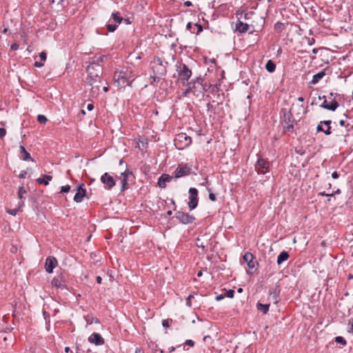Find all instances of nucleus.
<instances>
[{
  "label": "nucleus",
  "mask_w": 353,
  "mask_h": 353,
  "mask_svg": "<svg viewBox=\"0 0 353 353\" xmlns=\"http://www.w3.org/2000/svg\"><path fill=\"white\" fill-rule=\"evenodd\" d=\"M134 78L135 74L131 66L123 67L121 70L116 71L114 75V83L119 87L130 85Z\"/></svg>",
  "instance_id": "obj_1"
},
{
  "label": "nucleus",
  "mask_w": 353,
  "mask_h": 353,
  "mask_svg": "<svg viewBox=\"0 0 353 353\" xmlns=\"http://www.w3.org/2000/svg\"><path fill=\"white\" fill-rule=\"evenodd\" d=\"M87 72L88 74V80L90 85L97 82L100 75L102 73L101 65L98 63L92 62L87 67Z\"/></svg>",
  "instance_id": "obj_2"
},
{
  "label": "nucleus",
  "mask_w": 353,
  "mask_h": 353,
  "mask_svg": "<svg viewBox=\"0 0 353 353\" xmlns=\"http://www.w3.org/2000/svg\"><path fill=\"white\" fill-rule=\"evenodd\" d=\"M152 68L156 78H161L165 74V68L159 58H156L152 61Z\"/></svg>",
  "instance_id": "obj_3"
},
{
  "label": "nucleus",
  "mask_w": 353,
  "mask_h": 353,
  "mask_svg": "<svg viewBox=\"0 0 353 353\" xmlns=\"http://www.w3.org/2000/svg\"><path fill=\"white\" fill-rule=\"evenodd\" d=\"M191 142V138L184 133L179 134L174 139V144L179 149L188 146Z\"/></svg>",
  "instance_id": "obj_4"
},
{
  "label": "nucleus",
  "mask_w": 353,
  "mask_h": 353,
  "mask_svg": "<svg viewBox=\"0 0 353 353\" xmlns=\"http://www.w3.org/2000/svg\"><path fill=\"white\" fill-rule=\"evenodd\" d=\"M189 200L188 206L190 210H194L198 205V191L196 188L189 189Z\"/></svg>",
  "instance_id": "obj_5"
},
{
  "label": "nucleus",
  "mask_w": 353,
  "mask_h": 353,
  "mask_svg": "<svg viewBox=\"0 0 353 353\" xmlns=\"http://www.w3.org/2000/svg\"><path fill=\"white\" fill-rule=\"evenodd\" d=\"M270 163L263 159H259L255 164V170L258 174H265L269 172Z\"/></svg>",
  "instance_id": "obj_6"
},
{
  "label": "nucleus",
  "mask_w": 353,
  "mask_h": 353,
  "mask_svg": "<svg viewBox=\"0 0 353 353\" xmlns=\"http://www.w3.org/2000/svg\"><path fill=\"white\" fill-rule=\"evenodd\" d=\"M101 181L108 190H111L116 184V181L113 176L108 172L104 173L101 176Z\"/></svg>",
  "instance_id": "obj_7"
},
{
  "label": "nucleus",
  "mask_w": 353,
  "mask_h": 353,
  "mask_svg": "<svg viewBox=\"0 0 353 353\" xmlns=\"http://www.w3.org/2000/svg\"><path fill=\"white\" fill-rule=\"evenodd\" d=\"M191 168L186 164H180L174 171V177L181 178L188 176L190 173Z\"/></svg>",
  "instance_id": "obj_8"
},
{
  "label": "nucleus",
  "mask_w": 353,
  "mask_h": 353,
  "mask_svg": "<svg viewBox=\"0 0 353 353\" xmlns=\"http://www.w3.org/2000/svg\"><path fill=\"white\" fill-rule=\"evenodd\" d=\"M176 217L183 224H188L193 222L194 218L188 214L182 212H178L176 214Z\"/></svg>",
  "instance_id": "obj_9"
},
{
  "label": "nucleus",
  "mask_w": 353,
  "mask_h": 353,
  "mask_svg": "<svg viewBox=\"0 0 353 353\" xmlns=\"http://www.w3.org/2000/svg\"><path fill=\"white\" fill-rule=\"evenodd\" d=\"M57 265V261L54 256H49L46 260L45 268L47 272L52 273Z\"/></svg>",
  "instance_id": "obj_10"
},
{
  "label": "nucleus",
  "mask_w": 353,
  "mask_h": 353,
  "mask_svg": "<svg viewBox=\"0 0 353 353\" xmlns=\"http://www.w3.org/2000/svg\"><path fill=\"white\" fill-rule=\"evenodd\" d=\"M132 174V172L128 170H125L121 174V176L119 177L121 180V191H125V190L128 189V185L127 183L128 179L130 175Z\"/></svg>",
  "instance_id": "obj_11"
},
{
  "label": "nucleus",
  "mask_w": 353,
  "mask_h": 353,
  "mask_svg": "<svg viewBox=\"0 0 353 353\" xmlns=\"http://www.w3.org/2000/svg\"><path fill=\"white\" fill-rule=\"evenodd\" d=\"M88 341L95 345H101L104 344V339L98 333L92 334L88 338Z\"/></svg>",
  "instance_id": "obj_12"
},
{
  "label": "nucleus",
  "mask_w": 353,
  "mask_h": 353,
  "mask_svg": "<svg viewBox=\"0 0 353 353\" xmlns=\"http://www.w3.org/2000/svg\"><path fill=\"white\" fill-rule=\"evenodd\" d=\"M85 195V190L83 188V184L79 185L77 190V192L74 196V201L80 203L83 201Z\"/></svg>",
  "instance_id": "obj_13"
},
{
  "label": "nucleus",
  "mask_w": 353,
  "mask_h": 353,
  "mask_svg": "<svg viewBox=\"0 0 353 353\" xmlns=\"http://www.w3.org/2000/svg\"><path fill=\"white\" fill-rule=\"evenodd\" d=\"M192 75V72L185 64L182 65V68L179 72V76L183 81H188Z\"/></svg>",
  "instance_id": "obj_14"
},
{
  "label": "nucleus",
  "mask_w": 353,
  "mask_h": 353,
  "mask_svg": "<svg viewBox=\"0 0 353 353\" xmlns=\"http://www.w3.org/2000/svg\"><path fill=\"white\" fill-rule=\"evenodd\" d=\"M172 176L168 174H163L160 176L158 181V184L160 188H165L166 183L170 182L172 179Z\"/></svg>",
  "instance_id": "obj_15"
},
{
  "label": "nucleus",
  "mask_w": 353,
  "mask_h": 353,
  "mask_svg": "<svg viewBox=\"0 0 353 353\" xmlns=\"http://www.w3.org/2000/svg\"><path fill=\"white\" fill-rule=\"evenodd\" d=\"M253 256L250 252H246L243 256V260L248 263V266L250 269L254 268V262L252 261Z\"/></svg>",
  "instance_id": "obj_16"
},
{
  "label": "nucleus",
  "mask_w": 353,
  "mask_h": 353,
  "mask_svg": "<svg viewBox=\"0 0 353 353\" xmlns=\"http://www.w3.org/2000/svg\"><path fill=\"white\" fill-rule=\"evenodd\" d=\"M20 158L23 161L30 160L33 161V159L30 157V154L26 150L23 145L20 146Z\"/></svg>",
  "instance_id": "obj_17"
},
{
  "label": "nucleus",
  "mask_w": 353,
  "mask_h": 353,
  "mask_svg": "<svg viewBox=\"0 0 353 353\" xmlns=\"http://www.w3.org/2000/svg\"><path fill=\"white\" fill-rule=\"evenodd\" d=\"M325 73L324 71H321V72L313 75L312 79L310 83L312 85L316 84L319 81V80H321V79H323L325 77Z\"/></svg>",
  "instance_id": "obj_18"
},
{
  "label": "nucleus",
  "mask_w": 353,
  "mask_h": 353,
  "mask_svg": "<svg viewBox=\"0 0 353 353\" xmlns=\"http://www.w3.org/2000/svg\"><path fill=\"white\" fill-rule=\"evenodd\" d=\"M248 27L249 26L247 23L239 21L236 25V30L239 32H245L248 31Z\"/></svg>",
  "instance_id": "obj_19"
},
{
  "label": "nucleus",
  "mask_w": 353,
  "mask_h": 353,
  "mask_svg": "<svg viewBox=\"0 0 353 353\" xmlns=\"http://www.w3.org/2000/svg\"><path fill=\"white\" fill-rule=\"evenodd\" d=\"M288 258H289V254L285 251H283L282 252L280 253V254L277 257V261H276L277 264L281 265L283 262L288 260Z\"/></svg>",
  "instance_id": "obj_20"
},
{
  "label": "nucleus",
  "mask_w": 353,
  "mask_h": 353,
  "mask_svg": "<svg viewBox=\"0 0 353 353\" xmlns=\"http://www.w3.org/2000/svg\"><path fill=\"white\" fill-rule=\"evenodd\" d=\"M52 177L50 175H43V176L37 179V182L39 184H44L45 185H48L49 182L52 180Z\"/></svg>",
  "instance_id": "obj_21"
},
{
  "label": "nucleus",
  "mask_w": 353,
  "mask_h": 353,
  "mask_svg": "<svg viewBox=\"0 0 353 353\" xmlns=\"http://www.w3.org/2000/svg\"><path fill=\"white\" fill-rule=\"evenodd\" d=\"M269 304H262L259 303L256 307L259 310L261 311L263 314H266L269 310Z\"/></svg>",
  "instance_id": "obj_22"
},
{
  "label": "nucleus",
  "mask_w": 353,
  "mask_h": 353,
  "mask_svg": "<svg viewBox=\"0 0 353 353\" xmlns=\"http://www.w3.org/2000/svg\"><path fill=\"white\" fill-rule=\"evenodd\" d=\"M265 68L269 72H273L275 70L276 65L272 61L269 60L265 65Z\"/></svg>",
  "instance_id": "obj_23"
},
{
  "label": "nucleus",
  "mask_w": 353,
  "mask_h": 353,
  "mask_svg": "<svg viewBox=\"0 0 353 353\" xmlns=\"http://www.w3.org/2000/svg\"><path fill=\"white\" fill-rule=\"evenodd\" d=\"M339 107V103L335 100L332 101L331 103L327 104V107H326V110H330L332 111H334Z\"/></svg>",
  "instance_id": "obj_24"
},
{
  "label": "nucleus",
  "mask_w": 353,
  "mask_h": 353,
  "mask_svg": "<svg viewBox=\"0 0 353 353\" xmlns=\"http://www.w3.org/2000/svg\"><path fill=\"white\" fill-rule=\"evenodd\" d=\"M112 19L113 21L115 22L116 24H119L121 23V22L123 20V18L121 17L119 15V13L118 12H114L112 13Z\"/></svg>",
  "instance_id": "obj_25"
},
{
  "label": "nucleus",
  "mask_w": 353,
  "mask_h": 353,
  "mask_svg": "<svg viewBox=\"0 0 353 353\" xmlns=\"http://www.w3.org/2000/svg\"><path fill=\"white\" fill-rule=\"evenodd\" d=\"M52 285L56 288H61L62 286L61 280L59 278H54L52 281Z\"/></svg>",
  "instance_id": "obj_26"
},
{
  "label": "nucleus",
  "mask_w": 353,
  "mask_h": 353,
  "mask_svg": "<svg viewBox=\"0 0 353 353\" xmlns=\"http://www.w3.org/2000/svg\"><path fill=\"white\" fill-rule=\"evenodd\" d=\"M196 243L197 247L201 248L202 249H204L206 247L205 243L204 242H203L201 241V239L199 238L196 239Z\"/></svg>",
  "instance_id": "obj_27"
},
{
  "label": "nucleus",
  "mask_w": 353,
  "mask_h": 353,
  "mask_svg": "<svg viewBox=\"0 0 353 353\" xmlns=\"http://www.w3.org/2000/svg\"><path fill=\"white\" fill-rule=\"evenodd\" d=\"M26 191L23 187H20L18 191V196L20 199H23V194H26Z\"/></svg>",
  "instance_id": "obj_28"
},
{
  "label": "nucleus",
  "mask_w": 353,
  "mask_h": 353,
  "mask_svg": "<svg viewBox=\"0 0 353 353\" xmlns=\"http://www.w3.org/2000/svg\"><path fill=\"white\" fill-rule=\"evenodd\" d=\"M37 120L41 123H45L48 121L47 118L44 115H42V114L38 115Z\"/></svg>",
  "instance_id": "obj_29"
},
{
  "label": "nucleus",
  "mask_w": 353,
  "mask_h": 353,
  "mask_svg": "<svg viewBox=\"0 0 353 353\" xmlns=\"http://www.w3.org/2000/svg\"><path fill=\"white\" fill-rule=\"evenodd\" d=\"M335 341L336 343H341V344H343V345H345L346 344L345 340L342 336H336L335 338Z\"/></svg>",
  "instance_id": "obj_30"
},
{
  "label": "nucleus",
  "mask_w": 353,
  "mask_h": 353,
  "mask_svg": "<svg viewBox=\"0 0 353 353\" xmlns=\"http://www.w3.org/2000/svg\"><path fill=\"white\" fill-rule=\"evenodd\" d=\"M107 28L110 32H114L117 28V24H108Z\"/></svg>",
  "instance_id": "obj_31"
},
{
  "label": "nucleus",
  "mask_w": 353,
  "mask_h": 353,
  "mask_svg": "<svg viewBox=\"0 0 353 353\" xmlns=\"http://www.w3.org/2000/svg\"><path fill=\"white\" fill-rule=\"evenodd\" d=\"M70 190V186L69 185H66L61 187V192L66 193L68 192Z\"/></svg>",
  "instance_id": "obj_32"
},
{
  "label": "nucleus",
  "mask_w": 353,
  "mask_h": 353,
  "mask_svg": "<svg viewBox=\"0 0 353 353\" xmlns=\"http://www.w3.org/2000/svg\"><path fill=\"white\" fill-rule=\"evenodd\" d=\"M87 322H88V324H92V323H99V320L97 318H93V317L91 319L90 321L88 319H87Z\"/></svg>",
  "instance_id": "obj_33"
},
{
  "label": "nucleus",
  "mask_w": 353,
  "mask_h": 353,
  "mask_svg": "<svg viewBox=\"0 0 353 353\" xmlns=\"http://www.w3.org/2000/svg\"><path fill=\"white\" fill-rule=\"evenodd\" d=\"M18 210L17 209H12V210H8L7 212L12 216H15L17 214Z\"/></svg>",
  "instance_id": "obj_34"
},
{
  "label": "nucleus",
  "mask_w": 353,
  "mask_h": 353,
  "mask_svg": "<svg viewBox=\"0 0 353 353\" xmlns=\"http://www.w3.org/2000/svg\"><path fill=\"white\" fill-rule=\"evenodd\" d=\"M6 134V131L3 128H0V139H2Z\"/></svg>",
  "instance_id": "obj_35"
},
{
  "label": "nucleus",
  "mask_w": 353,
  "mask_h": 353,
  "mask_svg": "<svg viewBox=\"0 0 353 353\" xmlns=\"http://www.w3.org/2000/svg\"><path fill=\"white\" fill-rule=\"evenodd\" d=\"M193 295H189L186 300V305L188 307L191 306V299L193 298Z\"/></svg>",
  "instance_id": "obj_36"
},
{
  "label": "nucleus",
  "mask_w": 353,
  "mask_h": 353,
  "mask_svg": "<svg viewBox=\"0 0 353 353\" xmlns=\"http://www.w3.org/2000/svg\"><path fill=\"white\" fill-rule=\"evenodd\" d=\"M234 293V291L233 290H230L227 292V296L229 298H233Z\"/></svg>",
  "instance_id": "obj_37"
},
{
  "label": "nucleus",
  "mask_w": 353,
  "mask_h": 353,
  "mask_svg": "<svg viewBox=\"0 0 353 353\" xmlns=\"http://www.w3.org/2000/svg\"><path fill=\"white\" fill-rule=\"evenodd\" d=\"M39 57L43 61L46 60V54L44 52H41Z\"/></svg>",
  "instance_id": "obj_38"
},
{
  "label": "nucleus",
  "mask_w": 353,
  "mask_h": 353,
  "mask_svg": "<svg viewBox=\"0 0 353 353\" xmlns=\"http://www.w3.org/2000/svg\"><path fill=\"white\" fill-rule=\"evenodd\" d=\"M185 344H186L187 345L190 346V347H193V346H194V342L192 340H187V341H185Z\"/></svg>",
  "instance_id": "obj_39"
},
{
  "label": "nucleus",
  "mask_w": 353,
  "mask_h": 353,
  "mask_svg": "<svg viewBox=\"0 0 353 353\" xmlns=\"http://www.w3.org/2000/svg\"><path fill=\"white\" fill-rule=\"evenodd\" d=\"M162 325L164 327H169V321L167 319H165L162 321Z\"/></svg>",
  "instance_id": "obj_40"
},
{
  "label": "nucleus",
  "mask_w": 353,
  "mask_h": 353,
  "mask_svg": "<svg viewBox=\"0 0 353 353\" xmlns=\"http://www.w3.org/2000/svg\"><path fill=\"white\" fill-rule=\"evenodd\" d=\"M43 65V63L42 62L36 61L34 63V66L37 68H41Z\"/></svg>",
  "instance_id": "obj_41"
},
{
  "label": "nucleus",
  "mask_w": 353,
  "mask_h": 353,
  "mask_svg": "<svg viewBox=\"0 0 353 353\" xmlns=\"http://www.w3.org/2000/svg\"><path fill=\"white\" fill-rule=\"evenodd\" d=\"M321 124H325V125H327V126H330V125L331 124V121L330 120H326V121H321L320 122Z\"/></svg>",
  "instance_id": "obj_42"
},
{
  "label": "nucleus",
  "mask_w": 353,
  "mask_h": 353,
  "mask_svg": "<svg viewBox=\"0 0 353 353\" xmlns=\"http://www.w3.org/2000/svg\"><path fill=\"white\" fill-rule=\"evenodd\" d=\"M209 198L212 201H214L216 200V196L213 193H210Z\"/></svg>",
  "instance_id": "obj_43"
},
{
  "label": "nucleus",
  "mask_w": 353,
  "mask_h": 353,
  "mask_svg": "<svg viewBox=\"0 0 353 353\" xmlns=\"http://www.w3.org/2000/svg\"><path fill=\"white\" fill-rule=\"evenodd\" d=\"M319 194L322 195V196H333L334 194L333 193H330V194L325 193L324 192H320Z\"/></svg>",
  "instance_id": "obj_44"
},
{
  "label": "nucleus",
  "mask_w": 353,
  "mask_h": 353,
  "mask_svg": "<svg viewBox=\"0 0 353 353\" xmlns=\"http://www.w3.org/2000/svg\"><path fill=\"white\" fill-rule=\"evenodd\" d=\"M327 104L328 103H327V101L324 100L323 103L320 106L323 109H326V107H327Z\"/></svg>",
  "instance_id": "obj_45"
},
{
  "label": "nucleus",
  "mask_w": 353,
  "mask_h": 353,
  "mask_svg": "<svg viewBox=\"0 0 353 353\" xmlns=\"http://www.w3.org/2000/svg\"><path fill=\"white\" fill-rule=\"evenodd\" d=\"M93 108H94L93 104H92V103L88 104V105H87L88 110L91 111L93 110Z\"/></svg>",
  "instance_id": "obj_46"
},
{
  "label": "nucleus",
  "mask_w": 353,
  "mask_h": 353,
  "mask_svg": "<svg viewBox=\"0 0 353 353\" xmlns=\"http://www.w3.org/2000/svg\"><path fill=\"white\" fill-rule=\"evenodd\" d=\"M26 174H27V172L26 171H22L20 173V174H19V177L20 178H25Z\"/></svg>",
  "instance_id": "obj_47"
},
{
  "label": "nucleus",
  "mask_w": 353,
  "mask_h": 353,
  "mask_svg": "<svg viewBox=\"0 0 353 353\" xmlns=\"http://www.w3.org/2000/svg\"><path fill=\"white\" fill-rule=\"evenodd\" d=\"M323 132H325V134L327 135H329L331 134V131H330V126H327V129H326V130H323Z\"/></svg>",
  "instance_id": "obj_48"
},
{
  "label": "nucleus",
  "mask_w": 353,
  "mask_h": 353,
  "mask_svg": "<svg viewBox=\"0 0 353 353\" xmlns=\"http://www.w3.org/2000/svg\"><path fill=\"white\" fill-rule=\"evenodd\" d=\"M332 177L333 179H337L339 177V174L336 172H334L332 174Z\"/></svg>",
  "instance_id": "obj_49"
},
{
  "label": "nucleus",
  "mask_w": 353,
  "mask_h": 353,
  "mask_svg": "<svg viewBox=\"0 0 353 353\" xmlns=\"http://www.w3.org/2000/svg\"><path fill=\"white\" fill-rule=\"evenodd\" d=\"M316 130H317V132L323 131V129L321 123L318 125Z\"/></svg>",
  "instance_id": "obj_50"
},
{
  "label": "nucleus",
  "mask_w": 353,
  "mask_h": 353,
  "mask_svg": "<svg viewBox=\"0 0 353 353\" xmlns=\"http://www.w3.org/2000/svg\"><path fill=\"white\" fill-rule=\"evenodd\" d=\"M135 353H143V350L141 348L137 347L135 350Z\"/></svg>",
  "instance_id": "obj_51"
},
{
  "label": "nucleus",
  "mask_w": 353,
  "mask_h": 353,
  "mask_svg": "<svg viewBox=\"0 0 353 353\" xmlns=\"http://www.w3.org/2000/svg\"><path fill=\"white\" fill-rule=\"evenodd\" d=\"M314 43V39L313 38H310V39H308V44L309 45H312L313 43Z\"/></svg>",
  "instance_id": "obj_52"
},
{
  "label": "nucleus",
  "mask_w": 353,
  "mask_h": 353,
  "mask_svg": "<svg viewBox=\"0 0 353 353\" xmlns=\"http://www.w3.org/2000/svg\"><path fill=\"white\" fill-rule=\"evenodd\" d=\"M223 299H224V296L221 294V295H219L216 297V301H220V300H222Z\"/></svg>",
  "instance_id": "obj_53"
},
{
  "label": "nucleus",
  "mask_w": 353,
  "mask_h": 353,
  "mask_svg": "<svg viewBox=\"0 0 353 353\" xmlns=\"http://www.w3.org/2000/svg\"><path fill=\"white\" fill-rule=\"evenodd\" d=\"M184 5H185L186 7H189V6H192V3H191L190 1H185V2L184 3Z\"/></svg>",
  "instance_id": "obj_54"
},
{
  "label": "nucleus",
  "mask_w": 353,
  "mask_h": 353,
  "mask_svg": "<svg viewBox=\"0 0 353 353\" xmlns=\"http://www.w3.org/2000/svg\"><path fill=\"white\" fill-rule=\"evenodd\" d=\"M339 124L341 126H345V121L344 120H341L339 121Z\"/></svg>",
  "instance_id": "obj_55"
},
{
  "label": "nucleus",
  "mask_w": 353,
  "mask_h": 353,
  "mask_svg": "<svg viewBox=\"0 0 353 353\" xmlns=\"http://www.w3.org/2000/svg\"><path fill=\"white\" fill-rule=\"evenodd\" d=\"M101 281H102V279H101V276H97V282L98 283H101Z\"/></svg>",
  "instance_id": "obj_56"
},
{
  "label": "nucleus",
  "mask_w": 353,
  "mask_h": 353,
  "mask_svg": "<svg viewBox=\"0 0 353 353\" xmlns=\"http://www.w3.org/2000/svg\"><path fill=\"white\" fill-rule=\"evenodd\" d=\"M282 26H283V24H282V23H276V24L275 25V28H276V29H279V28H281L282 27Z\"/></svg>",
  "instance_id": "obj_57"
},
{
  "label": "nucleus",
  "mask_w": 353,
  "mask_h": 353,
  "mask_svg": "<svg viewBox=\"0 0 353 353\" xmlns=\"http://www.w3.org/2000/svg\"><path fill=\"white\" fill-rule=\"evenodd\" d=\"M24 205V202L23 201H21L19 203V209H20L21 208H22Z\"/></svg>",
  "instance_id": "obj_58"
},
{
  "label": "nucleus",
  "mask_w": 353,
  "mask_h": 353,
  "mask_svg": "<svg viewBox=\"0 0 353 353\" xmlns=\"http://www.w3.org/2000/svg\"><path fill=\"white\" fill-rule=\"evenodd\" d=\"M104 58H105V57H99L97 58V61L98 62H99V61H103V59H104Z\"/></svg>",
  "instance_id": "obj_59"
},
{
  "label": "nucleus",
  "mask_w": 353,
  "mask_h": 353,
  "mask_svg": "<svg viewBox=\"0 0 353 353\" xmlns=\"http://www.w3.org/2000/svg\"><path fill=\"white\" fill-rule=\"evenodd\" d=\"M191 26H192L191 23H188L187 24V26H186V28H187L188 30H189V29H190V28H191Z\"/></svg>",
  "instance_id": "obj_60"
},
{
  "label": "nucleus",
  "mask_w": 353,
  "mask_h": 353,
  "mask_svg": "<svg viewBox=\"0 0 353 353\" xmlns=\"http://www.w3.org/2000/svg\"><path fill=\"white\" fill-rule=\"evenodd\" d=\"M298 100L301 102H303L304 101V99L302 97H300L298 98Z\"/></svg>",
  "instance_id": "obj_61"
},
{
  "label": "nucleus",
  "mask_w": 353,
  "mask_h": 353,
  "mask_svg": "<svg viewBox=\"0 0 353 353\" xmlns=\"http://www.w3.org/2000/svg\"><path fill=\"white\" fill-rule=\"evenodd\" d=\"M11 48H12V49H13V50H17V46H16V45H12V46H11Z\"/></svg>",
  "instance_id": "obj_62"
},
{
  "label": "nucleus",
  "mask_w": 353,
  "mask_h": 353,
  "mask_svg": "<svg viewBox=\"0 0 353 353\" xmlns=\"http://www.w3.org/2000/svg\"><path fill=\"white\" fill-rule=\"evenodd\" d=\"M203 274L202 272L201 271H199L198 273H197V276L199 277V276H201Z\"/></svg>",
  "instance_id": "obj_63"
},
{
  "label": "nucleus",
  "mask_w": 353,
  "mask_h": 353,
  "mask_svg": "<svg viewBox=\"0 0 353 353\" xmlns=\"http://www.w3.org/2000/svg\"><path fill=\"white\" fill-rule=\"evenodd\" d=\"M351 332H353V319H352V326H351Z\"/></svg>",
  "instance_id": "obj_64"
}]
</instances>
